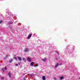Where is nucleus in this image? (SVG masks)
I'll return each mask as SVG.
<instances>
[{
	"label": "nucleus",
	"instance_id": "nucleus-16",
	"mask_svg": "<svg viewBox=\"0 0 80 80\" xmlns=\"http://www.w3.org/2000/svg\"><path fill=\"white\" fill-rule=\"evenodd\" d=\"M54 80H57V78H54Z\"/></svg>",
	"mask_w": 80,
	"mask_h": 80
},
{
	"label": "nucleus",
	"instance_id": "nucleus-14",
	"mask_svg": "<svg viewBox=\"0 0 80 80\" xmlns=\"http://www.w3.org/2000/svg\"><path fill=\"white\" fill-rule=\"evenodd\" d=\"M14 59H15V60H17V58L16 57H15V58H14Z\"/></svg>",
	"mask_w": 80,
	"mask_h": 80
},
{
	"label": "nucleus",
	"instance_id": "nucleus-12",
	"mask_svg": "<svg viewBox=\"0 0 80 80\" xmlns=\"http://www.w3.org/2000/svg\"><path fill=\"white\" fill-rule=\"evenodd\" d=\"M22 60H25L24 61V62H26V59H25V58H23Z\"/></svg>",
	"mask_w": 80,
	"mask_h": 80
},
{
	"label": "nucleus",
	"instance_id": "nucleus-25",
	"mask_svg": "<svg viewBox=\"0 0 80 80\" xmlns=\"http://www.w3.org/2000/svg\"><path fill=\"white\" fill-rule=\"evenodd\" d=\"M79 79H80V77H79Z\"/></svg>",
	"mask_w": 80,
	"mask_h": 80
},
{
	"label": "nucleus",
	"instance_id": "nucleus-9",
	"mask_svg": "<svg viewBox=\"0 0 80 80\" xmlns=\"http://www.w3.org/2000/svg\"><path fill=\"white\" fill-rule=\"evenodd\" d=\"M43 62H46V58H45L44 59H42Z\"/></svg>",
	"mask_w": 80,
	"mask_h": 80
},
{
	"label": "nucleus",
	"instance_id": "nucleus-5",
	"mask_svg": "<svg viewBox=\"0 0 80 80\" xmlns=\"http://www.w3.org/2000/svg\"><path fill=\"white\" fill-rule=\"evenodd\" d=\"M59 79H60V80H63V79L64 78V77L61 76V77H59Z\"/></svg>",
	"mask_w": 80,
	"mask_h": 80
},
{
	"label": "nucleus",
	"instance_id": "nucleus-22",
	"mask_svg": "<svg viewBox=\"0 0 80 80\" xmlns=\"http://www.w3.org/2000/svg\"><path fill=\"white\" fill-rule=\"evenodd\" d=\"M62 65V63L59 64V65Z\"/></svg>",
	"mask_w": 80,
	"mask_h": 80
},
{
	"label": "nucleus",
	"instance_id": "nucleus-8",
	"mask_svg": "<svg viewBox=\"0 0 80 80\" xmlns=\"http://www.w3.org/2000/svg\"><path fill=\"white\" fill-rule=\"evenodd\" d=\"M42 79L43 80H46L45 77L44 76H43L42 77Z\"/></svg>",
	"mask_w": 80,
	"mask_h": 80
},
{
	"label": "nucleus",
	"instance_id": "nucleus-10",
	"mask_svg": "<svg viewBox=\"0 0 80 80\" xmlns=\"http://www.w3.org/2000/svg\"><path fill=\"white\" fill-rule=\"evenodd\" d=\"M8 75L9 77H11V73L9 72L8 73Z\"/></svg>",
	"mask_w": 80,
	"mask_h": 80
},
{
	"label": "nucleus",
	"instance_id": "nucleus-26",
	"mask_svg": "<svg viewBox=\"0 0 80 80\" xmlns=\"http://www.w3.org/2000/svg\"><path fill=\"white\" fill-rule=\"evenodd\" d=\"M24 80H25V79L24 78Z\"/></svg>",
	"mask_w": 80,
	"mask_h": 80
},
{
	"label": "nucleus",
	"instance_id": "nucleus-21",
	"mask_svg": "<svg viewBox=\"0 0 80 80\" xmlns=\"http://www.w3.org/2000/svg\"><path fill=\"white\" fill-rule=\"evenodd\" d=\"M16 66H18V64H16Z\"/></svg>",
	"mask_w": 80,
	"mask_h": 80
},
{
	"label": "nucleus",
	"instance_id": "nucleus-1",
	"mask_svg": "<svg viewBox=\"0 0 80 80\" xmlns=\"http://www.w3.org/2000/svg\"><path fill=\"white\" fill-rule=\"evenodd\" d=\"M59 65V64H58V62H56L55 64V68H57V67H58V66Z\"/></svg>",
	"mask_w": 80,
	"mask_h": 80
},
{
	"label": "nucleus",
	"instance_id": "nucleus-15",
	"mask_svg": "<svg viewBox=\"0 0 80 80\" xmlns=\"http://www.w3.org/2000/svg\"><path fill=\"white\" fill-rule=\"evenodd\" d=\"M2 80H3L4 79V77H2L1 78Z\"/></svg>",
	"mask_w": 80,
	"mask_h": 80
},
{
	"label": "nucleus",
	"instance_id": "nucleus-20",
	"mask_svg": "<svg viewBox=\"0 0 80 80\" xmlns=\"http://www.w3.org/2000/svg\"><path fill=\"white\" fill-rule=\"evenodd\" d=\"M12 59H11V60H10V62H12Z\"/></svg>",
	"mask_w": 80,
	"mask_h": 80
},
{
	"label": "nucleus",
	"instance_id": "nucleus-13",
	"mask_svg": "<svg viewBox=\"0 0 80 80\" xmlns=\"http://www.w3.org/2000/svg\"><path fill=\"white\" fill-rule=\"evenodd\" d=\"M12 23H13V22L12 21L10 22H9V24H12Z\"/></svg>",
	"mask_w": 80,
	"mask_h": 80
},
{
	"label": "nucleus",
	"instance_id": "nucleus-3",
	"mask_svg": "<svg viewBox=\"0 0 80 80\" xmlns=\"http://www.w3.org/2000/svg\"><path fill=\"white\" fill-rule=\"evenodd\" d=\"M32 34H30L28 37V39H30L31 37H32Z\"/></svg>",
	"mask_w": 80,
	"mask_h": 80
},
{
	"label": "nucleus",
	"instance_id": "nucleus-17",
	"mask_svg": "<svg viewBox=\"0 0 80 80\" xmlns=\"http://www.w3.org/2000/svg\"><path fill=\"white\" fill-rule=\"evenodd\" d=\"M5 70H7V67H5Z\"/></svg>",
	"mask_w": 80,
	"mask_h": 80
},
{
	"label": "nucleus",
	"instance_id": "nucleus-23",
	"mask_svg": "<svg viewBox=\"0 0 80 80\" xmlns=\"http://www.w3.org/2000/svg\"><path fill=\"white\" fill-rule=\"evenodd\" d=\"M18 64H19V65H20V63H18Z\"/></svg>",
	"mask_w": 80,
	"mask_h": 80
},
{
	"label": "nucleus",
	"instance_id": "nucleus-7",
	"mask_svg": "<svg viewBox=\"0 0 80 80\" xmlns=\"http://www.w3.org/2000/svg\"><path fill=\"white\" fill-rule=\"evenodd\" d=\"M34 64V62H32L31 63V66L32 67V66H33V64Z\"/></svg>",
	"mask_w": 80,
	"mask_h": 80
},
{
	"label": "nucleus",
	"instance_id": "nucleus-6",
	"mask_svg": "<svg viewBox=\"0 0 80 80\" xmlns=\"http://www.w3.org/2000/svg\"><path fill=\"white\" fill-rule=\"evenodd\" d=\"M18 58L19 60L20 61H21L22 60V58L20 57H18Z\"/></svg>",
	"mask_w": 80,
	"mask_h": 80
},
{
	"label": "nucleus",
	"instance_id": "nucleus-18",
	"mask_svg": "<svg viewBox=\"0 0 80 80\" xmlns=\"http://www.w3.org/2000/svg\"><path fill=\"white\" fill-rule=\"evenodd\" d=\"M2 22H3V21H0V23H2Z\"/></svg>",
	"mask_w": 80,
	"mask_h": 80
},
{
	"label": "nucleus",
	"instance_id": "nucleus-11",
	"mask_svg": "<svg viewBox=\"0 0 80 80\" xmlns=\"http://www.w3.org/2000/svg\"><path fill=\"white\" fill-rule=\"evenodd\" d=\"M38 64H36L34 65L35 67H38Z\"/></svg>",
	"mask_w": 80,
	"mask_h": 80
},
{
	"label": "nucleus",
	"instance_id": "nucleus-2",
	"mask_svg": "<svg viewBox=\"0 0 80 80\" xmlns=\"http://www.w3.org/2000/svg\"><path fill=\"white\" fill-rule=\"evenodd\" d=\"M28 49L27 48H26L24 49V52H28Z\"/></svg>",
	"mask_w": 80,
	"mask_h": 80
},
{
	"label": "nucleus",
	"instance_id": "nucleus-27",
	"mask_svg": "<svg viewBox=\"0 0 80 80\" xmlns=\"http://www.w3.org/2000/svg\"><path fill=\"white\" fill-rule=\"evenodd\" d=\"M24 60V61H25V60Z\"/></svg>",
	"mask_w": 80,
	"mask_h": 80
},
{
	"label": "nucleus",
	"instance_id": "nucleus-24",
	"mask_svg": "<svg viewBox=\"0 0 80 80\" xmlns=\"http://www.w3.org/2000/svg\"><path fill=\"white\" fill-rule=\"evenodd\" d=\"M57 53L58 54V52H57Z\"/></svg>",
	"mask_w": 80,
	"mask_h": 80
},
{
	"label": "nucleus",
	"instance_id": "nucleus-4",
	"mask_svg": "<svg viewBox=\"0 0 80 80\" xmlns=\"http://www.w3.org/2000/svg\"><path fill=\"white\" fill-rule=\"evenodd\" d=\"M27 60H28L29 62H31L32 61V60L31 59V58L29 57H28L27 58Z\"/></svg>",
	"mask_w": 80,
	"mask_h": 80
},
{
	"label": "nucleus",
	"instance_id": "nucleus-19",
	"mask_svg": "<svg viewBox=\"0 0 80 80\" xmlns=\"http://www.w3.org/2000/svg\"><path fill=\"white\" fill-rule=\"evenodd\" d=\"M29 76H30V77H32V74H30V75H29Z\"/></svg>",
	"mask_w": 80,
	"mask_h": 80
}]
</instances>
